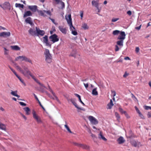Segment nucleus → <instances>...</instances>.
Returning <instances> with one entry per match:
<instances>
[{"mask_svg": "<svg viewBox=\"0 0 151 151\" xmlns=\"http://www.w3.org/2000/svg\"><path fill=\"white\" fill-rule=\"evenodd\" d=\"M22 70L21 73L25 76L29 78V75L31 73V72L29 70L27 67L25 66H22Z\"/></svg>", "mask_w": 151, "mask_h": 151, "instance_id": "nucleus-1", "label": "nucleus"}, {"mask_svg": "<svg viewBox=\"0 0 151 151\" xmlns=\"http://www.w3.org/2000/svg\"><path fill=\"white\" fill-rule=\"evenodd\" d=\"M44 54L45 55V60L46 62L49 63H51L52 62V57L50 53L49 50L46 49Z\"/></svg>", "mask_w": 151, "mask_h": 151, "instance_id": "nucleus-2", "label": "nucleus"}, {"mask_svg": "<svg viewBox=\"0 0 151 151\" xmlns=\"http://www.w3.org/2000/svg\"><path fill=\"white\" fill-rule=\"evenodd\" d=\"M65 19L66 20L70 27L71 28L72 27H73L74 29H75L73 25L72 21L71 14H66L65 16Z\"/></svg>", "mask_w": 151, "mask_h": 151, "instance_id": "nucleus-3", "label": "nucleus"}, {"mask_svg": "<svg viewBox=\"0 0 151 151\" xmlns=\"http://www.w3.org/2000/svg\"><path fill=\"white\" fill-rule=\"evenodd\" d=\"M19 60H20L21 61H24L26 62L32 63L31 60L25 56H19L16 57L15 59V60L16 61H18Z\"/></svg>", "mask_w": 151, "mask_h": 151, "instance_id": "nucleus-4", "label": "nucleus"}, {"mask_svg": "<svg viewBox=\"0 0 151 151\" xmlns=\"http://www.w3.org/2000/svg\"><path fill=\"white\" fill-rule=\"evenodd\" d=\"M39 14L41 16L44 17H46L47 16V14L50 16L52 15L51 12L50 10L46 11L44 10L43 11L40 10L38 11Z\"/></svg>", "mask_w": 151, "mask_h": 151, "instance_id": "nucleus-5", "label": "nucleus"}, {"mask_svg": "<svg viewBox=\"0 0 151 151\" xmlns=\"http://www.w3.org/2000/svg\"><path fill=\"white\" fill-rule=\"evenodd\" d=\"M32 114L33 118L36 121L37 123H42V121L40 118L36 114L35 111H33Z\"/></svg>", "mask_w": 151, "mask_h": 151, "instance_id": "nucleus-6", "label": "nucleus"}, {"mask_svg": "<svg viewBox=\"0 0 151 151\" xmlns=\"http://www.w3.org/2000/svg\"><path fill=\"white\" fill-rule=\"evenodd\" d=\"M49 38L51 40V41L53 43L58 42L59 40V38L58 37V35L55 34H53L50 36Z\"/></svg>", "mask_w": 151, "mask_h": 151, "instance_id": "nucleus-7", "label": "nucleus"}, {"mask_svg": "<svg viewBox=\"0 0 151 151\" xmlns=\"http://www.w3.org/2000/svg\"><path fill=\"white\" fill-rule=\"evenodd\" d=\"M4 10L11 9V4L8 2H5L2 5V8Z\"/></svg>", "mask_w": 151, "mask_h": 151, "instance_id": "nucleus-8", "label": "nucleus"}, {"mask_svg": "<svg viewBox=\"0 0 151 151\" xmlns=\"http://www.w3.org/2000/svg\"><path fill=\"white\" fill-rule=\"evenodd\" d=\"M11 35V33L9 32H4L0 33V37L6 38L9 37Z\"/></svg>", "mask_w": 151, "mask_h": 151, "instance_id": "nucleus-9", "label": "nucleus"}, {"mask_svg": "<svg viewBox=\"0 0 151 151\" xmlns=\"http://www.w3.org/2000/svg\"><path fill=\"white\" fill-rule=\"evenodd\" d=\"M28 7L33 12H35L37 11L38 12V11H40L37 9V6L36 5L28 6Z\"/></svg>", "mask_w": 151, "mask_h": 151, "instance_id": "nucleus-10", "label": "nucleus"}, {"mask_svg": "<svg viewBox=\"0 0 151 151\" xmlns=\"http://www.w3.org/2000/svg\"><path fill=\"white\" fill-rule=\"evenodd\" d=\"M88 119L93 124H96L98 123V120L93 116H89L88 117Z\"/></svg>", "mask_w": 151, "mask_h": 151, "instance_id": "nucleus-11", "label": "nucleus"}, {"mask_svg": "<svg viewBox=\"0 0 151 151\" xmlns=\"http://www.w3.org/2000/svg\"><path fill=\"white\" fill-rule=\"evenodd\" d=\"M36 31L37 32L36 36H39V35L41 36H43L45 34V32L44 30H41L39 28L36 27Z\"/></svg>", "mask_w": 151, "mask_h": 151, "instance_id": "nucleus-12", "label": "nucleus"}, {"mask_svg": "<svg viewBox=\"0 0 151 151\" xmlns=\"http://www.w3.org/2000/svg\"><path fill=\"white\" fill-rule=\"evenodd\" d=\"M126 34L124 32L121 31L120 33V35L117 37V40H124L125 38Z\"/></svg>", "mask_w": 151, "mask_h": 151, "instance_id": "nucleus-13", "label": "nucleus"}, {"mask_svg": "<svg viewBox=\"0 0 151 151\" xmlns=\"http://www.w3.org/2000/svg\"><path fill=\"white\" fill-rule=\"evenodd\" d=\"M43 38V42L46 44V45L50 46L51 45L48 41V36L47 35H45Z\"/></svg>", "mask_w": 151, "mask_h": 151, "instance_id": "nucleus-14", "label": "nucleus"}, {"mask_svg": "<svg viewBox=\"0 0 151 151\" xmlns=\"http://www.w3.org/2000/svg\"><path fill=\"white\" fill-rule=\"evenodd\" d=\"M29 76H31L32 79H33L35 82L41 86L43 88H46L44 86L43 84L40 83L38 80L36 79L35 77L32 74V73H31L29 75Z\"/></svg>", "mask_w": 151, "mask_h": 151, "instance_id": "nucleus-15", "label": "nucleus"}, {"mask_svg": "<svg viewBox=\"0 0 151 151\" xmlns=\"http://www.w3.org/2000/svg\"><path fill=\"white\" fill-rule=\"evenodd\" d=\"M131 143L132 146L134 147L137 146L139 147V145H140V146H142V145H140V142L136 141L134 140H132L131 142Z\"/></svg>", "mask_w": 151, "mask_h": 151, "instance_id": "nucleus-16", "label": "nucleus"}, {"mask_svg": "<svg viewBox=\"0 0 151 151\" xmlns=\"http://www.w3.org/2000/svg\"><path fill=\"white\" fill-rule=\"evenodd\" d=\"M60 30L63 34H65L67 32L66 29L65 28H64L63 27L61 26H60L58 27Z\"/></svg>", "mask_w": 151, "mask_h": 151, "instance_id": "nucleus-17", "label": "nucleus"}, {"mask_svg": "<svg viewBox=\"0 0 151 151\" xmlns=\"http://www.w3.org/2000/svg\"><path fill=\"white\" fill-rule=\"evenodd\" d=\"M29 33L32 36H36L37 32L36 30H35L34 29L30 28L28 31Z\"/></svg>", "mask_w": 151, "mask_h": 151, "instance_id": "nucleus-18", "label": "nucleus"}, {"mask_svg": "<svg viewBox=\"0 0 151 151\" xmlns=\"http://www.w3.org/2000/svg\"><path fill=\"white\" fill-rule=\"evenodd\" d=\"M32 13L30 11H28L24 12V14L23 17H26L28 16H32Z\"/></svg>", "mask_w": 151, "mask_h": 151, "instance_id": "nucleus-19", "label": "nucleus"}, {"mask_svg": "<svg viewBox=\"0 0 151 151\" xmlns=\"http://www.w3.org/2000/svg\"><path fill=\"white\" fill-rule=\"evenodd\" d=\"M68 101H70L72 103L73 105L75 106V107L77 108L78 109H81V108L78 106V105L75 101L72 99H69L68 100Z\"/></svg>", "mask_w": 151, "mask_h": 151, "instance_id": "nucleus-20", "label": "nucleus"}, {"mask_svg": "<svg viewBox=\"0 0 151 151\" xmlns=\"http://www.w3.org/2000/svg\"><path fill=\"white\" fill-rule=\"evenodd\" d=\"M117 141L119 144H121L124 143L125 142V140L123 137H120L117 139Z\"/></svg>", "mask_w": 151, "mask_h": 151, "instance_id": "nucleus-21", "label": "nucleus"}, {"mask_svg": "<svg viewBox=\"0 0 151 151\" xmlns=\"http://www.w3.org/2000/svg\"><path fill=\"white\" fill-rule=\"evenodd\" d=\"M25 22L31 25L33 24L32 18L30 17H28L25 20Z\"/></svg>", "mask_w": 151, "mask_h": 151, "instance_id": "nucleus-22", "label": "nucleus"}, {"mask_svg": "<svg viewBox=\"0 0 151 151\" xmlns=\"http://www.w3.org/2000/svg\"><path fill=\"white\" fill-rule=\"evenodd\" d=\"M49 91L51 92L53 96L55 97V99H56L57 101H59V99L58 97L56 96L55 93L53 92L52 89L50 88V87L49 86H48Z\"/></svg>", "mask_w": 151, "mask_h": 151, "instance_id": "nucleus-23", "label": "nucleus"}, {"mask_svg": "<svg viewBox=\"0 0 151 151\" xmlns=\"http://www.w3.org/2000/svg\"><path fill=\"white\" fill-rule=\"evenodd\" d=\"M17 91H11V92L10 93L12 95L17 97L18 98H19L20 97V96L18 95L17 94Z\"/></svg>", "mask_w": 151, "mask_h": 151, "instance_id": "nucleus-24", "label": "nucleus"}, {"mask_svg": "<svg viewBox=\"0 0 151 151\" xmlns=\"http://www.w3.org/2000/svg\"><path fill=\"white\" fill-rule=\"evenodd\" d=\"M80 147L86 150H89L90 148L89 146L87 145L86 144H81Z\"/></svg>", "mask_w": 151, "mask_h": 151, "instance_id": "nucleus-25", "label": "nucleus"}, {"mask_svg": "<svg viewBox=\"0 0 151 151\" xmlns=\"http://www.w3.org/2000/svg\"><path fill=\"white\" fill-rule=\"evenodd\" d=\"M11 49L15 50H19L20 49V48L17 45L11 46Z\"/></svg>", "mask_w": 151, "mask_h": 151, "instance_id": "nucleus-26", "label": "nucleus"}, {"mask_svg": "<svg viewBox=\"0 0 151 151\" xmlns=\"http://www.w3.org/2000/svg\"><path fill=\"white\" fill-rule=\"evenodd\" d=\"M24 110L26 112V114L27 115H29L30 113V109L28 107H26L24 108Z\"/></svg>", "mask_w": 151, "mask_h": 151, "instance_id": "nucleus-27", "label": "nucleus"}, {"mask_svg": "<svg viewBox=\"0 0 151 151\" xmlns=\"http://www.w3.org/2000/svg\"><path fill=\"white\" fill-rule=\"evenodd\" d=\"M98 137L99 138L105 141H107V139L103 136L101 132L99 134Z\"/></svg>", "mask_w": 151, "mask_h": 151, "instance_id": "nucleus-28", "label": "nucleus"}, {"mask_svg": "<svg viewBox=\"0 0 151 151\" xmlns=\"http://www.w3.org/2000/svg\"><path fill=\"white\" fill-rule=\"evenodd\" d=\"M70 31H72V33L74 35H76L78 34V33L76 30H75V28L74 29L73 27H72L71 28L70 27Z\"/></svg>", "mask_w": 151, "mask_h": 151, "instance_id": "nucleus-29", "label": "nucleus"}, {"mask_svg": "<svg viewBox=\"0 0 151 151\" xmlns=\"http://www.w3.org/2000/svg\"><path fill=\"white\" fill-rule=\"evenodd\" d=\"M119 40L118 41L116 42L117 45L120 46H123V45L124 40Z\"/></svg>", "mask_w": 151, "mask_h": 151, "instance_id": "nucleus-30", "label": "nucleus"}, {"mask_svg": "<svg viewBox=\"0 0 151 151\" xmlns=\"http://www.w3.org/2000/svg\"><path fill=\"white\" fill-rule=\"evenodd\" d=\"M0 129L6 131V125L1 123H0Z\"/></svg>", "mask_w": 151, "mask_h": 151, "instance_id": "nucleus-31", "label": "nucleus"}, {"mask_svg": "<svg viewBox=\"0 0 151 151\" xmlns=\"http://www.w3.org/2000/svg\"><path fill=\"white\" fill-rule=\"evenodd\" d=\"M99 0L96 1L93 0L92 1V5L95 7L98 6L99 5Z\"/></svg>", "mask_w": 151, "mask_h": 151, "instance_id": "nucleus-32", "label": "nucleus"}, {"mask_svg": "<svg viewBox=\"0 0 151 151\" xmlns=\"http://www.w3.org/2000/svg\"><path fill=\"white\" fill-rule=\"evenodd\" d=\"M92 94L95 96H96L98 95V93L97 91V88H95L92 91Z\"/></svg>", "mask_w": 151, "mask_h": 151, "instance_id": "nucleus-33", "label": "nucleus"}, {"mask_svg": "<svg viewBox=\"0 0 151 151\" xmlns=\"http://www.w3.org/2000/svg\"><path fill=\"white\" fill-rule=\"evenodd\" d=\"M74 95L78 98L79 101L81 104H82L83 105H85L84 103L82 101L81 99V96L79 95L77 93H75Z\"/></svg>", "mask_w": 151, "mask_h": 151, "instance_id": "nucleus-34", "label": "nucleus"}, {"mask_svg": "<svg viewBox=\"0 0 151 151\" xmlns=\"http://www.w3.org/2000/svg\"><path fill=\"white\" fill-rule=\"evenodd\" d=\"M15 6L16 7L21 8L22 9L24 7V6L23 4L18 3H16L15 4Z\"/></svg>", "mask_w": 151, "mask_h": 151, "instance_id": "nucleus-35", "label": "nucleus"}, {"mask_svg": "<svg viewBox=\"0 0 151 151\" xmlns=\"http://www.w3.org/2000/svg\"><path fill=\"white\" fill-rule=\"evenodd\" d=\"M121 32L119 30H115L113 32L112 34L114 35H117L120 34Z\"/></svg>", "mask_w": 151, "mask_h": 151, "instance_id": "nucleus-36", "label": "nucleus"}, {"mask_svg": "<svg viewBox=\"0 0 151 151\" xmlns=\"http://www.w3.org/2000/svg\"><path fill=\"white\" fill-rule=\"evenodd\" d=\"M76 51L75 50H73L72 52L70 53L69 56H70L74 57L75 58L76 56Z\"/></svg>", "mask_w": 151, "mask_h": 151, "instance_id": "nucleus-37", "label": "nucleus"}, {"mask_svg": "<svg viewBox=\"0 0 151 151\" xmlns=\"http://www.w3.org/2000/svg\"><path fill=\"white\" fill-rule=\"evenodd\" d=\"M16 77L19 79L20 81L24 84V86H26V84L24 82L23 80H22L18 75Z\"/></svg>", "mask_w": 151, "mask_h": 151, "instance_id": "nucleus-38", "label": "nucleus"}, {"mask_svg": "<svg viewBox=\"0 0 151 151\" xmlns=\"http://www.w3.org/2000/svg\"><path fill=\"white\" fill-rule=\"evenodd\" d=\"M82 27L84 29H87L89 28L88 26L87 25V24L85 23L82 24Z\"/></svg>", "mask_w": 151, "mask_h": 151, "instance_id": "nucleus-39", "label": "nucleus"}, {"mask_svg": "<svg viewBox=\"0 0 151 151\" xmlns=\"http://www.w3.org/2000/svg\"><path fill=\"white\" fill-rule=\"evenodd\" d=\"M115 114L116 117L117 118V120L118 121H119L120 119V117L119 114L117 112H115Z\"/></svg>", "mask_w": 151, "mask_h": 151, "instance_id": "nucleus-40", "label": "nucleus"}, {"mask_svg": "<svg viewBox=\"0 0 151 151\" xmlns=\"http://www.w3.org/2000/svg\"><path fill=\"white\" fill-rule=\"evenodd\" d=\"M4 54L5 55H7L9 53V50L7 49L6 48H4Z\"/></svg>", "mask_w": 151, "mask_h": 151, "instance_id": "nucleus-41", "label": "nucleus"}, {"mask_svg": "<svg viewBox=\"0 0 151 151\" xmlns=\"http://www.w3.org/2000/svg\"><path fill=\"white\" fill-rule=\"evenodd\" d=\"M64 126H65V127L67 129L68 131L69 132H70V133H72V132L71 131L70 129L69 128V127H68V126L66 124H65V125Z\"/></svg>", "mask_w": 151, "mask_h": 151, "instance_id": "nucleus-42", "label": "nucleus"}, {"mask_svg": "<svg viewBox=\"0 0 151 151\" xmlns=\"http://www.w3.org/2000/svg\"><path fill=\"white\" fill-rule=\"evenodd\" d=\"M119 111L122 114H124L127 112L126 111H124L123 110V109L122 108H121L120 107L119 108Z\"/></svg>", "mask_w": 151, "mask_h": 151, "instance_id": "nucleus-43", "label": "nucleus"}, {"mask_svg": "<svg viewBox=\"0 0 151 151\" xmlns=\"http://www.w3.org/2000/svg\"><path fill=\"white\" fill-rule=\"evenodd\" d=\"M107 109H111L113 106V105L110 104H107Z\"/></svg>", "mask_w": 151, "mask_h": 151, "instance_id": "nucleus-44", "label": "nucleus"}, {"mask_svg": "<svg viewBox=\"0 0 151 151\" xmlns=\"http://www.w3.org/2000/svg\"><path fill=\"white\" fill-rule=\"evenodd\" d=\"M139 115V117L142 119H145V117L143 116V115L140 112H139L138 113Z\"/></svg>", "mask_w": 151, "mask_h": 151, "instance_id": "nucleus-45", "label": "nucleus"}, {"mask_svg": "<svg viewBox=\"0 0 151 151\" xmlns=\"http://www.w3.org/2000/svg\"><path fill=\"white\" fill-rule=\"evenodd\" d=\"M9 68L11 69V70H12V71L15 74V75L17 76L18 75H17L16 73V72H15V71L14 70L13 68H12L11 67H9Z\"/></svg>", "mask_w": 151, "mask_h": 151, "instance_id": "nucleus-46", "label": "nucleus"}, {"mask_svg": "<svg viewBox=\"0 0 151 151\" xmlns=\"http://www.w3.org/2000/svg\"><path fill=\"white\" fill-rule=\"evenodd\" d=\"M60 3V4L62 6L61 8L63 9V8H64L65 7L64 3L62 1H61Z\"/></svg>", "mask_w": 151, "mask_h": 151, "instance_id": "nucleus-47", "label": "nucleus"}, {"mask_svg": "<svg viewBox=\"0 0 151 151\" xmlns=\"http://www.w3.org/2000/svg\"><path fill=\"white\" fill-rule=\"evenodd\" d=\"M16 68L19 70L21 72L22 70V69L20 67H19L18 65H17L16 67Z\"/></svg>", "mask_w": 151, "mask_h": 151, "instance_id": "nucleus-48", "label": "nucleus"}, {"mask_svg": "<svg viewBox=\"0 0 151 151\" xmlns=\"http://www.w3.org/2000/svg\"><path fill=\"white\" fill-rule=\"evenodd\" d=\"M145 109L148 110L149 109L151 110V106H145L144 108Z\"/></svg>", "mask_w": 151, "mask_h": 151, "instance_id": "nucleus-49", "label": "nucleus"}, {"mask_svg": "<svg viewBox=\"0 0 151 151\" xmlns=\"http://www.w3.org/2000/svg\"><path fill=\"white\" fill-rule=\"evenodd\" d=\"M119 48L118 46L117 45L115 46V50L116 52L118 51L119 50Z\"/></svg>", "mask_w": 151, "mask_h": 151, "instance_id": "nucleus-50", "label": "nucleus"}, {"mask_svg": "<svg viewBox=\"0 0 151 151\" xmlns=\"http://www.w3.org/2000/svg\"><path fill=\"white\" fill-rule=\"evenodd\" d=\"M119 19L118 18H113L112 19L111 21L112 22H115Z\"/></svg>", "mask_w": 151, "mask_h": 151, "instance_id": "nucleus-51", "label": "nucleus"}, {"mask_svg": "<svg viewBox=\"0 0 151 151\" xmlns=\"http://www.w3.org/2000/svg\"><path fill=\"white\" fill-rule=\"evenodd\" d=\"M19 104L22 106H25L26 105V104L23 102H20Z\"/></svg>", "mask_w": 151, "mask_h": 151, "instance_id": "nucleus-52", "label": "nucleus"}, {"mask_svg": "<svg viewBox=\"0 0 151 151\" xmlns=\"http://www.w3.org/2000/svg\"><path fill=\"white\" fill-rule=\"evenodd\" d=\"M129 75V74L127 73L126 72L124 74V75L123 76L124 78H126Z\"/></svg>", "mask_w": 151, "mask_h": 151, "instance_id": "nucleus-53", "label": "nucleus"}, {"mask_svg": "<svg viewBox=\"0 0 151 151\" xmlns=\"http://www.w3.org/2000/svg\"><path fill=\"white\" fill-rule=\"evenodd\" d=\"M135 110L137 112L138 114L139 112H140V111H139V110L138 108L136 106H135Z\"/></svg>", "mask_w": 151, "mask_h": 151, "instance_id": "nucleus-54", "label": "nucleus"}, {"mask_svg": "<svg viewBox=\"0 0 151 151\" xmlns=\"http://www.w3.org/2000/svg\"><path fill=\"white\" fill-rule=\"evenodd\" d=\"M111 92L112 94V96H113L114 97L116 96V93L115 91H111Z\"/></svg>", "mask_w": 151, "mask_h": 151, "instance_id": "nucleus-55", "label": "nucleus"}, {"mask_svg": "<svg viewBox=\"0 0 151 151\" xmlns=\"http://www.w3.org/2000/svg\"><path fill=\"white\" fill-rule=\"evenodd\" d=\"M74 144L75 145L77 146L80 147L81 144L78 143L76 142V143H74Z\"/></svg>", "mask_w": 151, "mask_h": 151, "instance_id": "nucleus-56", "label": "nucleus"}, {"mask_svg": "<svg viewBox=\"0 0 151 151\" xmlns=\"http://www.w3.org/2000/svg\"><path fill=\"white\" fill-rule=\"evenodd\" d=\"M38 103L40 105L41 107L44 110H45V108L43 107V106H42V105L41 104L40 102V101H39V102H38Z\"/></svg>", "mask_w": 151, "mask_h": 151, "instance_id": "nucleus-57", "label": "nucleus"}, {"mask_svg": "<svg viewBox=\"0 0 151 151\" xmlns=\"http://www.w3.org/2000/svg\"><path fill=\"white\" fill-rule=\"evenodd\" d=\"M139 49L138 47H136L135 51L136 52H137V53L138 52H139Z\"/></svg>", "mask_w": 151, "mask_h": 151, "instance_id": "nucleus-58", "label": "nucleus"}, {"mask_svg": "<svg viewBox=\"0 0 151 151\" xmlns=\"http://www.w3.org/2000/svg\"><path fill=\"white\" fill-rule=\"evenodd\" d=\"M127 14L129 16H131L132 15V12L131 11L129 10L127 12Z\"/></svg>", "mask_w": 151, "mask_h": 151, "instance_id": "nucleus-59", "label": "nucleus"}, {"mask_svg": "<svg viewBox=\"0 0 151 151\" xmlns=\"http://www.w3.org/2000/svg\"><path fill=\"white\" fill-rule=\"evenodd\" d=\"M147 117L149 118L151 117V113L149 112L147 114Z\"/></svg>", "mask_w": 151, "mask_h": 151, "instance_id": "nucleus-60", "label": "nucleus"}, {"mask_svg": "<svg viewBox=\"0 0 151 151\" xmlns=\"http://www.w3.org/2000/svg\"><path fill=\"white\" fill-rule=\"evenodd\" d=\"M33 95H34V96H35L36 100L38 101V102H39V100L38 99V98L37 97V96L34 93L33 94Z\"/></svg>", "mask_w": 151, "mask_h": 151, "instance_id": "nucleus-61", "label": "nucleus"}, {"mask_svg": "<svg viewBox=\"0 0 151 151\" xmlns=\"http://www.w3.org/2000/svg\"><path fill=\"white\" fill-rule=\"evenodd\" d=\"M124 114L127 118L128 119L130 118V116L128 115V114L127 112L125 114Z\"/></svg>", "mask_w": 151, "mask_h": 151, "instance_id": "nucleus-62", "label": "nucleus"}, {"mask_svg": "<svg viewBox=\"0 0 151 151\" xmlns=\"http://www.w3.org/2000/svg\"><path fill=\"white\" fill-rule=\"evenodd\" d=\"M80 16L81 17V18L82 19L83 17V12L82 11H81L80 12Z\"/></svg>", "mask_w": 151, "mask_h": 151, "instance_id": "nucleus-63", "label": "nucleus"}, {"mask_svg": "<svg viewBox=\"0 0 151 151\" xmlns=\"http://www.w3.org/2000/svg\"><path fill=\"white\" fill-rule=\"evenodd\" d=\"M85 87L86 88H87L88 87V83H83Z\"/></svg>", "mask_w": 151, "mask_h": 151, "instance_id": "nucleus-64", "label": "nucleus"}]
</instances>
